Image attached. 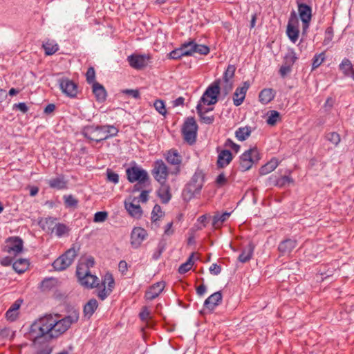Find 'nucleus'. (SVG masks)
Segmentation results:
<instances>
[{"label": "nucleus", "mask_w": 354, "mask_h": 354, "mask_svg": "<svg viewBox=\"0 0 354 354\" xmlns=\"http://www.w3.org/2000/svg\"><path fill=\"white\" fill-rule=\"evenodd\" d=\"M118 131L113 125H90L84 128L82 134L89 140L100 142L117 136Z\"/></svg>", "instance_id": "obj_1"}, {"label": "nucleus", "mask_w": 354, "mask_h": 354, "mask_svg": "<svg viewBox=\"0 0 354 354\" xmlns=\"http://www.w3.org/2000/svg\"><path fill=\"white\" fill-rule=\"evenodd\" d=\"M50 315V323H51L50 338L56 339L63 335L71 326L76 323L79 319V313L73 310L69 315L57 319L55 316Z\"/></svg>", "instance_id": "obj_2"}, {"label": "nucleus", "mask_w": 354, "mask_h": 354, "mask_svg": "<svg viewBox=\"0 0 354 354\" xmlns=\"http://www.w3.org/2000/svg\"><path fill=\"white\" fill-rule=\"evenodd\" d=\"M50 315L44 316L35 321L30 326L29 339L30 340L51 339Z\"/></svg>", "instance_id": "obj_3"}, {"label": "nucleus", "mask_w": 354, "mask_h": 354, "mask_svg": "<svg viewBox=\"0 0 354 354\" xmlns=\"http://www.w3.org/2000/svg\"><path fill=\"white\" fill-rule=\"evenodd\" d=\"M221 80H215L205 90L198 103L203 106L215 104L218 100L221 92Z\"/></svg>", "instance_id": "obj_4"}, {"label": "nucleus", "mask_w": 354, "mask_h": 354, "mask_svg": "<svg viewBox=\"0 0 354 354\" xmlns=\"http://www.w3.org/2000/svg\"><path fill=\"white\" fill-rule=\"evenodd\" d=\"M260 159L259 151L257 148H250L240 156L239 169L245 171L252 168L253 164Z\"/></svg>", "instance_id": "obj_5"}, {"label": "nucleus", "mask_w": 354, "mask_h": 354, "mask_svg": "<svg viewBox=\"0 0 354 354\" xmlns=\"http://www.w3.org/2000/svg\"><path fill=\"white\" fill-rule=\"evenodd\" d=\"M198 131V125L193 117L187 118L182 127V133L185 142L189 145L195 143Z\"/></svg>", "instance_id": "obj_6"}, {"label": "nucleus", "mask_w": 354, "mask_h": 354, "mask_svg": "<svg viewBox=\"0 0 354 354\" xmlns=\"http://www.w3.org/2000/svg\"><path fill=\"white\" fill-rule=\"evenodd\" d=\"M126 174L128 180L132 183L135 182L146 183L149 179L147 171L136 164L128 167L126 169Z\"/></svg>", "instance_id": "obj_7"}, {"label": "nucleus", "mask_w": 354, "mask_h": 354, "mask_svg": "<svg viewBox=\"0 0 354 354\" xmlns=\"http://www.w3.org/2000/svg\"><path fill=\"white\" fill-rule=\"evenodd\" d=\"M205 175L201 170H196L187 185L185 191L193 197L200 193L204 183Z\"/></svg>", "instance_id": "obj_8"}, {"label": "nucleus", "mask_w": 354, "mask_h": 354, "mask_svg": "<svg viewBox=\"0 0 354 354\" xmlns=\"http://www.w3.org/2000/svg\"><path fill=\"white\" fill-rule=\"evenodd\" d=\"M77 255L76 250L70 248L53 263V266L56 270H64L72 264Z\"/></svg>", "instance_id": "obj_9"}, {"label": "nucleus", "mask_w": 354, "mask_h": 354, "mask_svg": "<svg viewBox=\"0 0 354 354\" xmlns=\"http://www.w3.org/2000/svg\"><path fill=\"white\" fill-rule=\"evenodd\" d=\"M84 268H77L76 274L80 284L84 287L92 288L99 284L98 278L90 271L82 270Z\"/></svg>", "instance_id": "obj_10"}, {"label": "nucleus", "mask_w": 354, "mask_h": 354, "mask_svg": "<svg viewBox=\"0 0 354 354\" xmlns=\"http://www.w3.org/2000/svg\"><path fill=\"white\" fill-rule=\"evenodd\" d=\"M151 174L153 178L160 184H164L167 182L169 171L167 166L162 160H157L153 163Z\"/></svg>", "instance_id": "obj_11"}, {"label": "nucleus", "mask_w": 354, "mask_h": 354, "mask_svg": "<svg viewBox=\"0 0 354 354\" xmlns=\"http://www.w3.org/2000/svg\"><path fill=\"white\" fill-rule=\"evenodd\" d=\"M298 23L299 21L296 13L295 11H292L287 25L286 34L289 39L294 44L299 38V30L298 28Z\"/></svg>", "instance_id": "obj_12"}, {"label": "nucleus", "mask_w": 354, "mask_h": 354, "mask_svg": "<svg viewBox=\"0 0 354 354\" xmlns=\"http://www.w3.org/2000/svg\"><path fill=\"white\" fill-rule=\"evenodd\" d=\"M42 227L44 230L50 232L51 233L55 232L59 237L65 234L68 231V227L65 225L55 223V220L50 217L45 219L44 222L42 223Z\"/></svg>", "instance_id": "obj_13"}, {"label": "nucleus", "mask_w": 354, "mask_h": 354, "mask_svg": "<svg viewBox=\"0 0 354 354\" xmlns=\"http://www.w3.org/2000/svg\"><path fill=\"white\" fill-rule=\"evenodd\" d=\"M299 17L302 21V32L306 34L312 18V8L308 4H299L297 6Z\"/></svg>", "instance_id": "obj_14"}, {"label": "nucleus", "mask_w": 354, "mask_h": 354, "mask_svg": "<svg viewBox=\"0 0 354 354\" xmlns=\"http://www.w3.org/2000/svg\"><path fill=\"white\" fill-rule=\"evenodd\" d=\"M59 86L62 91L66 96L69 97H76L78 90L77 84L71 80L63 77L58 80Z\"/></svg>", "instance_id": "obj_15"}, {"label": "nucleus", "mask_w": 354, "mask_h": 354, "mask_svg": "<svg viewBox=\"0 0 354 354\" xmlns=\"http://www.w3.org/2000/svg\"><path fill=\"white\" fill-rule=\"evenodd\" d=\"M23 250V241L18 236L9 237L6 240L5 251L10 254L17 255Z\"/></svg>", "instance_id": "obj_16"}, {"label": "nucleus", "mask_w": 354, "mask_h": 354, "mask_svg": "<svg viewBox=\"0 0 354 354\" xmlns=\"http://www.w3.org/2000/svg\"><path fill=\"white\" fill-rule=\"evenodd\" d=\"M50 339L31 340L34 354H51L53 346L49 343Z\"/></svg>", "instance_id": "obj_17"}, {"label": "nucleus", "mask_w": 354, "mask_h": 354, "mask_svg": "<svg viewBox=\"0 0 354 354\" xmlns=\"http://www.w3.org/2000/svg\"><path fill=\"white\" fill-rule=\"evenodd\" d=\"M147 236V232L145 229L142 227L133 228L131 234V245L135 248H138L146 239Z\"/></svg>", "instance_id": "obj_18"}, {"label": "nucleus", "mask_w": 354, "mask_h": 354, "mask_svg": "<svg viewBox=\"0 0 354 354\" xmlns=\"http://www.w3.org/2000/svg\"><path fill=\"white\" fill-rule=\"evenodd\" d=\"M47 183L52 189L58 190L67 189L68 180L63 174L58 175L47 180Z\"/></svg>", "instance_id": "obj_19"}, {"label": "nucleus", "mask_w": 354, "mask_h": 354, "mask_svg": "<svg viewBox=\"0 0 354 354\" xmlns=\"http://www.w3.org/2000/svg\"><path fill=\"white\" fill-rule=\"evenodd\" d=\"M249 87L250 84L248 82H244L242 86L236 89L233 97V102L236 106H240L243 103Z\"/></svg>", "instance_id": "obj_20"}, {"label": "nucleus", "mask_w": 354, "mask_h": 354, "mask_svg": "<svg viewBox=\"0 0 354 354\" xmlns=\"http://www.w3.org/2000/svg\"><path fill=\"white\" fill-rule=\"evenodd\" d=\"M165 284L163 281H159L151 286L146 291L145 298L147 300L156 299L164 290Z\"/></svg>", "instance_id": "obj_21"}, {"label": "nucleus", "mask_w": 354, "mask_h": 354, "mask_svg": "<svg viewBox=\"0 0 354 354\" xmlns=\"http://www.w3.org/2000/svg\"><path fill=\"white\" fill-rule=\"evenodd\" d=\"M212 108H205L203 104L201 103H198L196 106V111L198 116L200 117L201 122L206 124H211L214 121V115H206V113H207L209 111H212Z\"/></svg>", "instance_id": "obj_22"}, {"label": "nucleus", "mask_w": 354, "mask_h": 354, "mask_svg": "<svg viewBox=\"0 0 354 354\" xmlns=\"http://www.w3.org/2000/svg\"><path fill=\"white\" fill-rule=\"evenodd\" d=\"M125 208L129 214L136 218H138L142 216V211L141 207L136 198L131 202H125Z\"/></svg>", "instance_id": "obj_23"}, {"label": "nucleus", "mask_w": 354, "mask_h": 354, "mask_svg": "<svg viewBox=\"0 0 354 354\" xmlns=\"http://www.w3.org/2000/svg\"><path fill=\"white\" fill-rule=\"evenodd\" d=\"M129 65L136 69H141L147 66V57L141 55H131L128 57Z\"/></svg>", "instance_id": "obj_24"}, {"label": "nucleus", "mask_w": 354, "mask_h": 354, "mask_svg": "<svg viewBox=\"0 0 354 354\" xmlns=\"http://www.w3.org/2000/svg\"><path fill=\"white\" fill-rule=\"evenodd\" d=\"M222 293L221 291L212 294L204 302V306L209 310H214L222 301Z\"/></svg>", "instance_id": "obj_25"}, {"label": "nucleus", "mask_w": 354, "mask_h": 354, "mask_svg": "<svg viewBox=\"0 0 354 354\" xmlns=\"http://www.w3.org/2000/svg\"><path fill=\"white\" fill-rule=\"evenodd\" d=\"M297 246V241L292 239H286L281 241L278 247L279 251L283 255L289 254Z\"/></svg>", "instance_id": "obj_26"}, {"label": "nucleus", "mask_w": 354, "mask_h": 354, "mask_svg": "<svg viewBox=\"0 0 354 354\" xmlns=\"http://www.w3.org/2000/svg\"><path fill=\"white\" fill-rule=\"evenodd\" d=\"M21 303V300L17 299L11 305L6 313V317L8 320L13 322L17 318L19 315V309Z\"/></svg>", "instance_id": "obj_27"}, {"label": "nucleus", "mask_w": 354, "mask_h": 354, "mask_svg": "<svg viewBox=\"0 0 354 354\" xmlns=\"http://www.w3.org/2000/svg\"><path fill=\"white\" fill-rule=\"evenodd\" d=\"M232 160V153L227 150L224 149L220 151L218 156L217 165L219 167H224L230 164Z\"/></svg>", "instance_id": "obj_28"}, {"label": "nucleus", "mask_w": 354, "mask_h": 354, "mask_svg": "<svg viewBox=\"0 0 354 354\" xmlns=\"http://www.w3.org/2000/svg\"><path fill=\"white\" fill-rule=\"evenodd\" d=\"M93 93L96 100L99 102H103L106 100V92L102 85L98 82H94L93 84Z\"/></svg>", "instance_id": "obj_29"}, {"label": "nucleus", "mask_w": 354, "mask_h": 354, "mask_svg": "<svg viewBox=\"0 0 354 354\" xmlns=\"http://www.w3.org/2000/svg\"><path fill=\"white\" fill-rule=\"evenodd\" d=\"M339 70L346 76H350L354 72V66L348 58H344L339 65Z\"/></svg>", "instance_id": "obj_30"}, {"label": "nucleus", "mask_w": 354, "mask_h": 354, "mask_svg": "<svg viewBox=\"0 0 354 354\" xmlns=\"http://www.w3.org/2000/svg\"><path fill=\"white\" fill-rule=\"evenodd\" d=\"M167 161L174 165H179L181 164L182 158L176 149H170L166 155Z\"/></svg>", "instance_id": "obj_31"}, {"label": "nucleus", "mask_w": 354, "mask_h": 354, "mask_svg": "<svg viewBox=\"0 0 354 354\" xmlns=\"http://www.w3.org/2000/svg\"><path fill=\"white\" fill-rule=\"evenodd\" d=\"M275 95L274 91L272 88H264L259 95V101L264 104L271 102Z\"/></svg>", "instance_id": "obj_32"}, {"label": "nucleus", "mask_w": 354, "mask_h": 354, "mask_svg": "<svg viewBox=\"0 0 354 354\" xmlns=\"http://www.w3.org/2000/svg\"><path fill=\"white\" fill-rule=\"evenodd\" d=\"M278 165V160L277 158H272L269 162L260 168L259 173L261 175H267L274 171Z\"/></svg>", "instance_id": "obj_33"}, {"label": "nucleus", "mask_w": 354, "mask_h": 354, "mask_svg": "<svg viewBox=\"0 0 354 354\" xmlns=\"http://www.w3.org/2000/svg\"><path fill=\"white\" fill-rule=\"evenodd\" d=\"M161 187L158 191V194L163 203H167L171 197L169 186L165 183L160 184Z\"/></svg>", "instance_id": "obj_34"}, {"label": "nucleus", "mask_w": 354, "mask_h": 354, "mask_svg": "<svg viewBox=\"0 0 354 354\" xmlns=\"http://www.w3.org/2000/svg\"><path fill=\"white\" fill-rule=\"evenodd\" d=\"M98 306V303L96 299H90L84 307V314L87 318H90Z\"/></svg>", "instance_id": "obj_35"}, {"label": "nucleus", "mask_w": 354, "mask_h": 354, "mask_svg": "<svg viewBox=\"0 0 354 354\" xmlns=\"http://www.w3.org/2000/svg\"><path fill=\"white\" fill-rule=\"evenodd\" d=\"M230 216V213L225 212L222 214L216 213L212 219V226L217 229L221 226L223 222H225Z\"/></svg>", "instance_id": "obj_36"}, {"label": "nucleus", "mask_w": 354, "mask_h": 354, "mask_svg": "<svg viewBox=\"0 0 354 354\" xmlns=\"http://www.w3.org/2000/svg\"><path fill=\"white\" fill-rule=\"evenodd\" d=\"M254 251V246L250 243L247 247L244 248L239 256V261L241 263L248 261L252 256Z\"/></svg>", "instance_id": "obj_37"}, {"label": "nucleus", "mask_w": 354, "mask_h": 354, "mask_svg": "<svg viewBox=\"0 0 354 354\" xmlns=\"http://www.w3.org/2000/svg\"><path fill=\"white\" fill-rule=\"evenodd\" d=\"M28 261L26 259H19L12 263L13 269L18 273H23L28 267Z\"/></svg>", "instance_id": "obj_38"}, {"label": "nucleus", "mask_w": 354, "mask_h": 354, "mask_svg": "<svg viewBox=\"0 0 354 354\" xmlns=\"http://www.w3.org/2000/svg\"><path fill=\"white\" fill-rule=\"evenodd\" d=\"M250 133L251 131L249 127H240L236 131L235 136L239 140L243 141L250 136Z\"/></svg>", "instance_id": "obj_39"}, {"label": "nucleus", "mask_w": 354, "mask_h": 354, "mask_svg": "<svg viewBox=\"0 0 354 354\" xmlns=\"http://www.w3.org/2000/svg\"><path fill=\"white\" fill-rule=\"evenodd\" d=\"M221 91L225 96L232 91L233 88V82L232 80H221Z\"/></svg>", "instance_id": "obj_40"}, {"label": "nucleus", "mask_w": 354, "mask_h": 354, "mask_svg": "<svg viewBox=\"0 0 354 354\" xmlns=\"http://www.w3.org/2000/svg\"><path fill=\"white\" fill-rule=\"evenodd\" d=\"M193 256L194 254L189 257L187 261L183 264H181L178 268V272L180 274H185L188 272L192 267L194 264L193 261Z\"/></svg>", "instance_id": "obj_41"}, {"label": "nucleus", "mask_w": 354, "mask_h": 354, "mask_svg": "<svg viewBox=\"0 0 354 354\" xmlns=\"http://www.w3.org/2000/svg\"><path fill=\"white\" fill-rule=\"evenodd\" d=\"M43 47L45 50V53L47 55H51L55 53L58 50V46L57 44L53 42H46L43 44Z\"/></svg>", "instance_id": "obj_42"}, {"label": "nucleus", "mask_w": 354, "mask_h": 354, "mask_svg": "<svg viewBox=\"0 0 354 354\" xmlns=\"http://www.w3.org/2000/svg\"><path fill=\"white\" fill-rule=\"evenodd\" d=\"M95 265V260L93 257H88L86 259L84 262H81L78 264L77 268H84L82 270L90 271L89 269L93 268Z\"/></svg>", "instance_id": "obj_43"}, {"label": "nucleus", "mask_w": 354, "mask_h": 354, "mask_svg": "<svg viewBox=\"0 0 354 354\" xmlns=\"http://www.w3.org/2000/svg\"><path fill=\"white\" fill-rule=\"evenodd\" d=\"M114 284L115 281L113 275L109 272L106 273L102 280L103 287L110 288L113 290L114 288Z\"/></svg>", "instance_id": "obj_44"}, {"label": "nucleus", "mask_w": 354, "mask_h": 354, "mask_svg": "<svg viewBox=\"0 0 354 354\" xmlns=\"http://www.w3.org/2000/svg\"><path fill=\"white\" fill-rule=\"evenodd\" d=\"M297 59V57L294 50H289L284 57V63L292 66Z\"/></svg>", "instance_id": "obj_45"}, {"label": "nucleus", "mask_w": 354, "mask_h": 354, "mask_svg": "<svg viewBox=\"0 0 354 354\" xmlns=\"http://www.w3.org/2000/svg\"><path fill=\"white\" fill-rule=\"evenodd\" d=\"M155 109L162 115L165 116L167 115V109L165 104L162 100H156L153 103Z\"/></svg>", "instance_id": "obj_46"}, {"label": "nucleus", "mask_w": 354, "mask_h": 354, "mask_svg": "<svg viewBox=\"0 0 354 354\" xmlns=\"http://www.w3.org/2000/svg\"><path fill=\"white\" fill-rule=\"evenodd\" d=\"M293 182V180L288 176H284L279 178H276L274 181V184L279 187H283L288 184Z\"/></svg>", "instance_id": "obj_47"}, {"label": "nucleus", "mask_w": 354, "mask_h": 354, "mask_svg": "<svg viewBox=\"0 0 354 354\" xmlns=\"http://www.w3.org/2000/svg\"><path fill=\"white\" fill-rule=\"evenodd\" d=\"M194 45V41L191 40L188 42H185L184 44H183L180 46L182 49L183 50V51L188 52L187 54L184 55L185 56H192L195 53L194 48L193 47Z\"/></svg>", "instance_id": "obj_48"}, {"label": "nucleus", "mask_w": 354, "mask_h": 354, "mask_svg": "<svg viewBox=\"0 0 354 354\" xmlns=\"http://www.w3.org/2000/svg\"><path fill=\"white\" fill-rule=\"evenodd\" d=\"M268 114V116L266 120L267 123L272 126L274 125L279 119V113L277 111L272 110L270 111Z\"/></svg>", "instance_id": "obj_49"}, {"label": "nucleus", "mask_w": 354, "mask_h": 354, "mask_svg": "<svg viewBox=\"0 0 354 354\" xmlns=\"http://www.w3.org/2000/svg\"><path fill=\"white\" fill-rule=\"evenodd\" d=\"M325 59V53H321L316 54L313 59L312 69L314 70L318 68Z\"/></svg>", "instance_id": "obj_50"}, {"label": "nucleus", "mask_w": 354, "mask_h": 354, "mask_svg": "<svg viewBox=\"0 0 354 354\" xmlns=\"http://www.w3.org/2000/svg\"><path fill=\"white\" fill-rule=\"evenodd\" d=\"M326 138L327 140H328L335 147L339 145L341 140L339 134L336 132L328 133L326 134Z\"/></svg>", "instance_id": "obj_51"}, {"label": "nucleus", "mask_w": 354, "mask_h": 354, "mask_svg": "<svg viewBox=\"0 0 354 354\" xmlns=\"http://www.w3.org/2000/svg\"><path fill=\"white\" fill-rule=\"evenodd\" d=\"M188 52L187 51H183V50L182 49L181 46L178 48H176L174 50H173L172 51H171L169 54V57L170 59H180L182 57L185 56L184 55L185 54H187Z\"/></svg>", "instance_id": "obj_52"}, {"label": "nucleus", "mask_w": 354, "mask_h": 354, "mask_svg": "<svg viewBox=\"0 0 354 354\" xmlns=\"http://www.w3.org/2000/svg\"><path fill=\"white\" fill-rule=\"evenodd\" d=\"M193 47L194 48L195 53H197L202 55H206L209 53V48L207 46L203 44H197L194 41V45Z\"/></svg>", "instance_id": "obj_53"}, {"label": "nucleus", "mask_w": 354, "mask_h": 354, "mask_svg": "<svg viewBox=\"0 0 354 354\" xmlns=\"http://www.w3.org/2000/svg\"><path fill=\"white\" fill-rule=\"evenodd\" d=\"M65 205L68 207H75L77 205V200L72 195L64 196Z\"/></svg>", "instance_id": "obj_54"}, {"label": "nucleus", "mask_w": 354, "mask_h": 354, "mask_svg": "<svg viewBox=\"0 0 354 354\" xmlns=\"http://www.w3.org/2000/svg\"><path fill=\"white\" fill-rule=\"evenodd\" d=\"M236 67L234 65H229L223 74V80H232L234 75Z\"/></svg>", "instance_id": "obj_55"}, {"label": "nucleus", "mask_w": 354, "mask_h": 354, "mask_svg": "<svg viewBox=\"0 0 354 354\" xmlns=\"http://www.w3.org/2000/svg\"><path fill=\"white\" fill-rule=\"evenodd\" d=\"M108 213L106 212H97L94 215L93 221L95 223H102L106 220Z\"/></svg>", "instance_id": "obj_56"}, {"label": "nucleus", "mask_w": 354, "mask_h": 354, "mask_svg": "<svg viewBox=\"0 0 354 354\" xmlns=\"http://www.w3.org/2000/svg\"><path fill=\"white\" fill-rule=\"evenodd\" d=\"M162 216L161 207L158 205H156L151 212V219L153 221H156L160 217Z\"/></svg>", "instance_id": "obj_57"}, {"label": "nucleus", "mask_w": 354, "mask_h": 354, "mask_svg": "<svg viewBox=\"0 0 354 354\" xmlns=\"http://www.w3.org/2000/svg\"><path fill=\"white\" fill-rule=\"evenodd\" d=\"M333 37V28L331 27H328L326 28V30L325 31V37H324V39L323 41L324 45H325V46L328 45L331 42Z\"/></svg>", "instance_id": "obj_58"}, {"label": "nucleus", "mask_w": 354, "mask_h": 354, "mask_svg": "<svg viewBox=\"0 0 354 354\" xmlns=\"http://www.w3.org/2000/svg\"><path fill=\"white\" fill-rule=\"evenodd\" d=\"M107 180L114 184H117L119 182V176L118 174L108 169L106 171Z\"/></svg>", "instance_id": "obj_59"}, {"label": "nucleus", "mask_w": 354, "mask_h": 354, "mask_svg": "<svg viewBox=\"0 0 354 354\" xmlns=\"http://www.w3.org/2000/svg\"><path fill=\"white\" fill-rule=\"evenodd\" d=\"M112 289H111L110 288H105L104 287L102 290H100L97 292V297L101 299V300H104L111 292H112Z\"/></svg>", "instance_id": "obj_60"}, {"label": "nucleus", "mask_w": 354, "mask_h": 354, "mask_svg": "<svg viewBox=\"0 0 354 354\" xmlns=\"http://www.w3.org/2000/svg\"><path fill=\"white\" fill-rule=\"evenodd\" d=\"M86 81L88 82V83L93 84L94 82H96L95 81V70L93 67H90L88 69V71L86 73Z\"/></svg>", "instance_id": "obj_61"}, {"label": "nucleus", "mask_w": 354, "mask_h": 354, "mask_svg": "<svg viewBox=\"0 0 354 354\" xmlns=\"http://www.w3.org/2000/svg\"><path fill=\"white\" fill-rule=\"evenodd\" d=\"M225 147L230 148L235 153H237L240 149V146L234 143L230 138H227L225 142Z\"/></svg>", "instance_id": "obj_62"}, {"label": "nucleus", "mask_w": 354, "mask_h": 354, "mask_svg": "<svg viewBox=\"0 0 354 354\" xmlns=\"http://www.w3.org/2000/svg\"><path fill=\"white\" fill-rule=\"evenodd\" d=\"M227 178L223 173L220 174L216 179V183L218 187L224 186L227 183Z\"/></svg>", "instance_id": "obj_63"}, {"label": "nucleus", "mask_w": 354, "mask_h": 354, "mask_svg": "<svg viewBox=\"0 0 354 354\" xmlns=\"http://www.w3.org/2000/svg\"><path fill=\"white\" fill-rule=\"evenodd\" d=\"M165 250V245L160 243L158 246L157 250L153 254L152 258L154 260H158L161 256L162 252Z\"/></svg>", "instance_id": "obj_64"}]
</instances>
